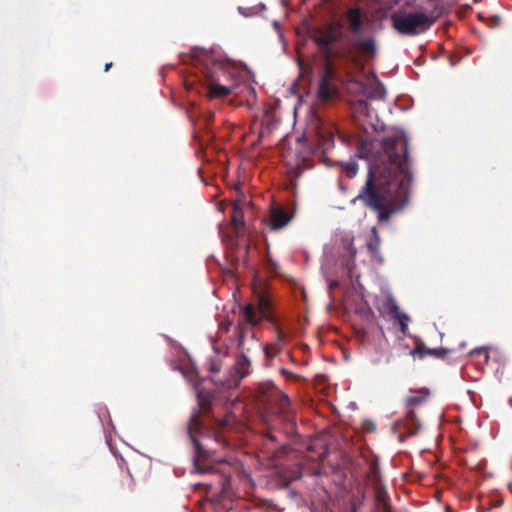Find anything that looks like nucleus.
Returning a JSON list of instances; mask_svg holds the SVG:
<instances>
[{
  "label": "nucleus",
  "instance_id": "obj_1",
  "mask_svg": "<svg viewBox=\"0 0 512 512\" xmlns=\"http://www.w3.org/2000/svg\"><path fill=\"white\" fill-rule=\"evenodd\" d=\"M381 148L382 152L370 166L366 181L352 203L361 202L377 213L379 223H384L408 203L413 175L408 140L404 135L384 138Z\"/></svg>",
  "mask_w": 512,
  "mask_h": 512
},
{
  "label": "nucleus",
  "instance_id": "obj_2",
  "mask_svg": "<svg viewBox=\"0 0 512 512\" xmlns=\"http://www.w3.org/2000/svg\"><path fill=\"white\" fill-rule=\"evenodd\" d=\"M392 27L401 35L415 36L430 29L435 19L424 12L393 13Z\"/></svg>",
  "mask_w": 512,
  "mask_h": 512
},
{
  "label": "nucleus",
  "instance_id": "obj_3",
  "mask_svg": "<svg viewBox=\"0 0 512 512\" xmlns=\"http://www.w3.org/2000/svg\"><path fill=\"white\" fill-rule=\"evenodd\" d=\"M312 40L320 48L326 59L332 55V45L340 38V32L334 24H328L313 30Z\"/></svg>",
  "mask_w": 512,
  "mask_h": 512
},
{
  "label": "nucleus",
  "instance_id": "obj_4",
  "mask_svg": "<svg viewBox=\"0 0 512 512\" xmlns=\"http://www.w3.org/2000/svg\"><path fill=\"white\" fill-rule=\"evenodd\" d=\"M260 391L265 397L264 401H266L267 405L274 408L285 419H289L290 400L285 393L273 384L263 385Z\"/></svg>",
  "mask_w": 512,
  "mask_h": 512
},
{
  "label": "nucleus",
  "instance_id": "obj_5",
  "mask_svg": "<svg viewBox=\"0 0 512 512\" xmlns=\"http://www.w3.org/2000/svg\"><path fill=\"white\" fill-rule=\"evenodd\" d=\"M263 319L265 318L260 314L258 309L253 304H246L241 308L237 325L238 346L240 348L243 349V341H245V336L248 331L246 325L255 327Z\"/></svg>",
  "mask_w": 512,
  "mask_h": 512
},
{
  "label": "nucleus",
  "instance_id": "obj_6",
  "mask_svg": "<svg viewBox=\"0 0 512 512\" xmlns=\"http://www.w3.org/2000/svg\"><path fill=\"white\" fill-rule=\"evenodd\" d=\"M335 77L336 74L330 59H325L322 76L317 90V96L320 100L329 101L333 98L336 93V88L332 84Z\"/></svg>",
  "mask_w": 512,
  "mask_h": 512
},
{
  "label": "nucleus",
  "instance_id": "obj_7",
  "mask_svg": "<svg viewBox=\"0 0 512 512\" xmlns=\"http://www.w3.org/2000/svg\"><path fill=\"white\" fill-rule=\"evenodd\" d=\"M203 429V425L201 422V415L200 412H194L191 415V418L188 423V434L190 437V440L193 444L195 455L196 457L206 459L209 457V451H207L204 446L202 445L199 435L201 434V431Z\"/></svg>",
  "mask_w": 512,
  "mask_h": 512
},
{
  "label": "nucleus",
  "instance_id": "obj_8",
  "mask_svg": "<svg viewBox=\"0 0 512 512\" xmlns=\"http://www.w3.org/2000/svg\"><path fill=\"white\" fill-rule=\"evenodd\" d=\"M380 311L381 313L386 314L390 318L398 321L401 331L404 334L406 333L410 318L406 313L400 311L397 301L393 296L389 295L383 300Z\"/></svg>",
  "mask_w": 512,
  "mask_h": 512
},
{
  "label": "nucleus",
  "instance_id": "obj_9",
  "mask_svg": "<svg viewBox=\"0 0 512 512\" xmlns=\"http://www.w3.org/2000/svg\"><path fill=\"white\" fill-rule=\"evenodd\" d=\"M293 218L292 213H288L284 208L280 206H272L269 212L268 227L277 231L289 224Z\"/></svg>",
  "mask_w": 512,
  "mask_h": 512
},
{
  "label": "nucleus",
  "instance_id": "obj_10",
  "mask_svg": "<svg viewBox=\"0 0 512 512\" xmlns=\"http://www.w3.org/2000/svg\"><path fill=\"white\" fill-rule=\"evenodd\" d=\"M240 352L236 357L235 364L233 370L238 377V380L246 377L250 373L251 361L248 356L245 354V345L243 344V349L238 346Z\"/></svg>",
  "mask_w": 512,
  "mask_h": 512
},
{
  "label": "nucleus",
  "instance_id": "obj_11",
  "mask_svg": "<svg viewBox=\"0 0 512 512\" xmlns=\"http://www.w3.org/2000/svg\"><path fill=\"white\" fill-rule=\"evenodd\" d=\"M285 340V334L276 328V339L271 344H263V352L267 360H271L282 351V342Z\"/></svg>",
  "mask_w": 512,
  "mask_h": 512
},
{
  "label": "nucleus",
  "instance_id": "obj_12",
  "mask_svg": "<svg viewBox=\"0 0 512 512\" xmlns=\"http://www.w3.org/2000/svg\"><path fill=\"white\" fill-rule=\"evenodd\" d=\"M449 352L450 350L446 348H427L423 344H420L411 352V354L418 355L421 359L426 356L443 359Z\"/></svg>",
  "mask_w": 512,
  "mask_h": 512
},
{
  "label": "nucleus",
  "instance_id": "obj_13",
  "mask_svg": "<svg viewBox=\"0 0 512 512\" xmlns=\"http://www.w3.org/2000/svg\"><path fill=\"white\" fill-rule=\"evenodd\" d=\"M346 18L349 22V29L354 34H359L362 31V12L360 8H351L346 13Z\"/></svg>",
  "mask_w": 512,
  "mask_h": 512
},
{
  "label": "nucleus",
  "instance_id": "obj_14",
  "mask_svg": "<svg viewBox=\"0 0 512 512\" xmlns=\"http://www.w3.org/2000/svg\"><path fill=\"white\" fill-rule=\"evenodd\" d=\"M211 472H219V485L221 487L222 492H227L230 488L231 482V466L224 462L222 467L218 469L217 467H211Z\"/></svg>",
  "mask_w": 512,
  "mask_h": 512
},
{
  "label": "nucleus",
  "instance_id": "obj_15",
  "mask_svg": "<svg viewBox=\"0 0 512 512\" xmlns=\"http://www.w3.org/2000/svg\"><path fill=\"white\" fill-rule=\"evenodd\" d=\"M260 314L268 321H273L271 313L272 304L269 297L264 292H259L257 295V307Z\"/></svg>",
  "mask_w": 512,
  "mask_h": 512
},
{
  "label": "nucleus",
  "instance_id": "obj_16",
  "mask_svg": "<svg viewBox=\"0 0 512 512\" xmlns=\"http://www.w3.org/2000/svg\"><path fill=\"white\" fill-rule=\"evenodd\" d=\"M357 50L366 57H371L376 53V44L373 38L359 39L355 42Z\"/></svg>",
  "mask_w": 512,
  "mask_h": 512
},
{
  "label": "nucleus",
  "instance_id": "obj_17",
  "mask_svg": "<svg viewBox=\"0 0 512 512\" xmlns=\"http://www.w3.org/2000/svg\"><path fill=\"white\" fill-rule=\"evenodd\" d=\"M389 496L383 487H377L375 490V501L378 512H390L388 503Z\"/></svg>",
  "mask_w": 512,
  "mask_h": 512
},
{
  "label": "nucleus",
  "instance_id": "obj_18",
  "mask_svg": "<svg viewBox=\"0 0 512 512\" xmlns=\"http://www.w3.org/2000/svg\"><path fill=\"white\" fill-rule=\"evenodd\" d=\"M232 224L236 230H239L244 226V214L241 206V202L236 200L233 204V213H232Z\"/></svg>",
  "mask_w": 512,
  "mask_h": 512
},
{
  "label": "nucleus",
  "instance_id": "obj_19",
  "mask_svg": "<svg viewBox=\"0 0 512 512\" xmlns=\"http://www.w3.org/2000/svg\"><path fill=\"white\" fill-rule=\"evenodd\" d=\"M233 92V87H228L220 84H211L209 86V97L211 98H226Z\"/></svg>",
  "mask_w": 512,
  "mask_h": 512
},
{
  "label": "nucleus",
  "instance_id": "obj_20",
  "mask_svg": "<svg viewBox=\"0 0 512 512\" xmlns=\"http://www.w3.org/2000/svg\"><path fill=\"white\" fill-rule=\"evenodd\" d=\"M429 392L427 390H420L414 395L406 398V405L409 408H414L423 404L428 398Z\"/></svg>",
  "mask_w": 512,
  "mask_h": 512
},
{
  "label": "nucleus",
  "instance_id": "obj_21",
  "mask_svg": "<svg viewBox=\"0 0 512 512\" xmlns=\"http://www.w3.org/2000/svg\"><path fill=\"white\" fill-rule=\"evenodd\" d=\"M405 425L409 430V435H415L420 428V423L412 409H410L406 414Z\"/></svg>",
  "mask_w": 512,
  "mask_h": 512
},
{
  "label": "nucleus",
  "instance_id": "obj_22",
  "mask_svg": "<svg viewBox=\"0 0 512 512\" xmlns=\"http://www.w3.org/2000/svg\"><path fill=\"white\" fill-rule=\"evenodd\" d=\"M197 399L198 405L202 410L207 411L210 408L212 403V397L208 392L199 391L197 393Z\"/></svg>",
  "mask_w": 512,
  "mask_h": 512
},
{
  "label": "nucleus",
  "instance_id": "obj_23",
  "mask_svg": "<svg viewBox=\"0 0 512 512\" xmlns=\"http://www.w3.org/2000/svg\"><path fill=\"white\" fill-rule=\"evenodd\" d=\"M369 97L374 99H382L384 97V87L381 83H372V91L369 93Z\"/></svg>",
  "mask_w": 512,
  "mask_h": 512
},
{
  "label": "nucleus",
  "instance_id": "obj_24",
  "mask_svg": "<svg viewBox=\"0 0 512 512\" xmlns=\"http://www.w3.org/2000/svg\"><path fill=\"white\" fill-rule=\"evenodd\" d=\"M358 171V164L356 162H348L344 167V172L348 178H353Z\"/></svg>",
  "mask_w": 512,
  "mask_h": 512
},
{
  "label": "nucleus",
  "instance_id": "obj_25",
  "mask_svg": "<svg viewBox=\"0 0 512 512\" xmlns=\"http://www.w3.org/2000/svg\"><path fill=\"white\" fill-rule=\"evenodd\" d=\"M265 265L269 272L274 273L277 270V263L271 258L270 255H267L265 258Z\"/></svg>",
  "mask_w": 512,
  "mask_h": 512
},
{
  "label": "nucleus",
  "instance_id": "obj_26",
  "mask_svg": "<svg viewBox=\"0 0 512 512\" xmlns=\"http://www.w3.org/2000/svg\"><path fill=\"white\" fill-rule=\"evenodd\" d=\"M363 505V501L361 499H352L350 502V512H358Z\"/></svg>",
  "mask_w": 512,
  "mask_h": 512
},
{
  "label": "nucleus",
  "instance_id": "obj_27",
  "mask_svg": "<svg viewBox=\"0 0 512 512\" xmlns=\"http://www.w3.org/2000/svg\"><path fill=\"white\" fill-rule=\"evenodd\" d=\"M372 233H373V235L375 237V241L371 242V250L375 251V250L378 249V246H379V236H378V232H377L376 228L372 229Z\"/></svg>",
  "mask_w": 512,
  "mask_h": 512
},
{
  "label": "nucleus",
  "instance_id": "obj_28",
  "mask_svg": "<svg viewBox=\"0 0 512 512\" xmlns=\"http://www.w3.org/2000/svg\"><path fill=\"white\" fill-rule=\"evenodd\" d=\"M280 373L287 377V378H292V377H296V375H294L292 372H290L289 370L285 369V368H282L280 369Z\"/></svg>",
  "mask_w": 512,
  "mask_h": 512
},
{
  "label": "nucleus",
  "instance_id": "obj_29",
  "mask_svg": "<svg viewBox=\"0 0 512 512\" xmlns=\"http://www.w3.org/2000/svg\"><path fill=\"white\" fill-rule=\"evenodd\" d=\"M201 52H203L201 49H199V48H193V49L191 50V56H192V57H199Z\"/></svg>",
  "mask_w": 512,
  "mask_h": 512
},
{
  "label": "nucleus",
  "instance_id": "obj_30",
  "mask_svg": "<svg viewBox=\"0 0 512 512\" xmlns=\"http://www.w3.org/2000/svg\"><path fill=\"white\" fill-rule=\"evenodd\" d=\"M211 371L214 373H217L220 371V367L218 365L212 364L211 365Z\"/></svg>",
  "mask_w": 512,
  "mask_h": 512
},
{
  "label": "nucleus",
  "instance_id": "obj_31",
  "mask_svg": "<svg viewBox=\"0 0 512 512\" xmlns=\"http://www.w3.org/2000/svg\"><path fill=\"white\" fill-rule=\"evenodd\" d=\"M249 250H250V246L247 244L245 246V262H247V256H248Z\"/></svg>",
  "mask_w": 512,
  "mask_h": 512
},
{
  "label": "nucleus",
  "instance_id": "obj_32",
  "mask_svg": "<svg viewBox=\"0 0 512 512\" xmlns=\"http://www.w3.org/2000/svg\"><path fill=\"white\" fill-rule=\"evenodd\" d=\"M112 66V62L106 63L104 67V71L107 72Z\"/></svg>",
  "mask_w": 512,
  "mask_h": 512
},
{
  "label": "nucleus",
  "instance_id": "obj_33",
  "mask_svg": "<svg viewBox=\"0 0 512 512\" xmlns=\"http://www.w3.org/2000/svg\"><path fill=\"white\" fill-rule=\"evenodd\" d=\"M266 437H267L268 440H270L272 442L275 441V437L273 435L268 434Z\"/></svg>",
  "mask_w": 512,
  "mask_h": 512
},
{
  "label": "nucleus",
  "instance_id": "obj_34",
  "mask_svg": "<svg viewBox=\"0 0 512 512\" xmlns=\"http://www.w3.org/2000/svg\"><path fill=\"white\" fill-rule=\"evenodd\" d=\"M335 286H337V282H332V283L330 284V288H333V287H335Z\"/></svg>",
  "mask_w": 512,
  "mask_h": 512
},
{
  "label": "nucleus",
  "instance_id": "obj_35",
  "mask_svg": "<svg viewBox=\"0 0 512 512\" xmlns=\"http://www.w3.org/2000/svg\"><path fill=\"white\" fill-rule=\"evenodd\" d=\"M229 325L230 324L224 325V328H226V330H229Z\"/></svg>",
  "mask_w": 512,
  "mask_h": 512
},
{
  "label": "nucleus",
  "instance_id": "obj_36",
  "mask_svg": "<svg viewBox=\"0 0 512 512\" xmlns=\"http://www.w3.org/2000/svg\"><path fill=\"white\" fill-rule=\"evenodd\" d=\"M229 325L230 324L224 325V328H226V330H229Z\"/></svg>",
  "mask_w": 512,
  "mask_h": 512
},
{
  "label": "nucleus",
  "instance_id": "obj_37",
  "mask_svg": "<svg viewBox=\"0 0 512 512\" xmlns=\"http://www.w3.org/2000/svg\"><path fill=\"white\" fill-rule=\"evenodd\" d=\"M251 337H252L253 339H255V333H254V332H252Z\"/></svg>",
  "mask_w": 512,
  "mask_h": 512
}]
</instances>
